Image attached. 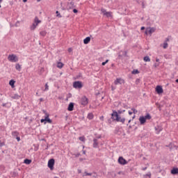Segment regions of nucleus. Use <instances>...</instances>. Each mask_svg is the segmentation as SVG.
Listing matches in <instances>:
<instances>
[{
	"instance_id": "nucleus-1",
	"label": "nucleus",
	"mask_w": 178,
	"mask_h": 178,
	"mask_svg": "<svg viewBox=\"0 0 178 178\" xmlns=\"http://www.w3.org/2000/svg\"><path fill=\"white\" fill-rule=\"evenodd\" d=\"M40 23H41V20L38 19V17H35L33 24L30 27L31 30L33 31L35 29H37V26Z\"/></svg>"
},
{
	"instance_id": "nucleus-2",
	"label": "nucleus",
	"mask_w": 178,
	"mask_h": 178,
	"mask_svg": "<svg viewBox=\"0 0 178 178\" xmlns=\"http://www.w3.org/2000/svg\"><path fill=\"white\" fill-rule=\"evenodd\" d=\"M79 104H81L82 106H87V105H88V98H87L86 96H83L81 98Z\"/></svg>"
},
{
	"instance_id": "nucleus-3",
	"label": "nucleus",
	"mask_w": 178,
	"mask_h": 178,
	"mask_svg": "<svg viewBox=\"0 0 178 178\" xmlns=\"http://www.w3.org/2000/svg\"><path fill=\"white\" fill-rule=\"evenodd\" d=\"M73 88L76 89L83 88V82L81 81H76L73 83Z\"/></svg>"
},
{
	"instance_id": "nucleus-4",
	"label": "nucleus",
	"mask_w": 178,
	"mask_h": 178,
	"mask_svg": "<svg viewBox=\"0 0 178 178\" xmlns=\"http://www.w3.org/2000/svg\"><path fill=\"white\" fill-rule=\"evenodd\" d=\"M8 60H9V62H17V60H19V58L16 55L11 54L8 56Z\"/></svg>"
},
{
	"instance_id": "nucleus-5",
	"label": "nucleus",
	"mask_w": 178,
	"mask_h": 178,
	"mask_svg": "<svg viewBox=\"0 0 178 178\" xmlns=\"http://www.w3.org/2000/svg\"><path fill=\"white\" fill-rule=\"evenodd\" d=\"M156 30V29H155L154 27L147 28L145 31V34H146V35H148V34H149L151 35V34H152V33H155Z\"/></svg>"
},
{
	"instance_id": "nucleus-6",
	"label": "nucleus",
	"mask_w": 178,
	"mask_h": 178,
	"mask_svg": "<svg viewBox=\"0 0 178 178\" xmlns=\"http://www.w3.org/2000/svg\"><path fill=\"white\" fill-rule=\"evenodd\" d=\"M55 165V159H51L48 161L47 166L49 168L50 170H54V165Z\"/></svg>"
},
{
	"instance_id": "nucleus-7",
	"label": "nucleus",
	"mask_w": 178,
	"mask_h": 178,
	"mask_svg": "<svg viewBox=\"0 0 178 178\" xmlns=\"http://www.w3.org/2000/svg\"><path fill=\"white\" fill-rule=\"evenodd\" d=\"M118 163H120V165H127V163H129V162L127 161H126V159H124V158H123V156H120L118 158Z\"/></svg>"
},
{
	"instance_id": "nucleus-8",
	"label": "nucleus",
	"mask_w": 178,
	"mask_h": 178,
	"mask_svg": "<svg viewBox=\"0 0 178 178\" xmlns=\"http://www.w3.org/2000/svg\"><path fill=\"white\" fill-rule=\"evenodd\" d=\"M46 116L44 117V124H47V123H49L50 124H52V120L49 118V114L47 113H45Z\"/></svg>"
},
{
	"instance_id": "nucleus-9",
	"label": "nucleus",
	"mask_w": 178,
	"mask_h": 178,
	"mask_svg": "<svg viewBox=\"0 0 178 178\" xmlns=\"http://www.w3.org/2000/svg\"><path fill=\"white\" fill-rule=\"evenodd\" d=\"M74 8H76L74 6V3L73 1L68 2L67 6V10H70V9H73Z\"/></svg>"
},
{
	"instance_id": "nucleus-10",
	"label": "nucleus",
	"mask_w": 178,
	"mask_h": 178,
	"mask_svg": "<svg viewBox=\"0 0 178 178\" xmlns=\"http://www.w3.org/2000/svg\"><path fill=\"white\" fill-rule=\"evenodd\" d=\"M114 84H115V86H118V84H124V81L122 79V78H118L114 81Z\"/></svg>"
},
{
	"instance_id": "nucleus-11",
	"label": "nucleus",
	"mask_w": 178,
	"mask_h": 178,
	"mask_svg": "<svg viewBox=\"0 0 178 178\" xmlns=\"http://www.w3.org/2000/svg\"><path fill=\"white\" fill-rule=\"evenodd\" d=\"M114 120H115L116 122H120L124 124V122H126V118H120V115H118V118H115V119H114Z\"/></svg>"
},
{
	"instance_id": "nucleus-12",
	"label": "nucleus",
	"mask_w": 178,
	"mask_h": 178,
	"mask_svg": "<svg viewBox=\"0 0 178 178\" xmlns=\"http://www.w3.org/2000/svg\"><path fill=\"white\" fill-rule=\"evenodd\" d=\"M156 92H157V94H162L163 92V88H162V86H157L156 87Z\"/></svg>"
},
{
	"instance_id": "nucleus-13",
	"label": "nucleus",
	"mask_w": 178,
	"mask_h": 178,
	"mask_svg": "<svg viewBox=\"0 0 178 178\" xmlns=\"http://www.w3.org/2000/svg\"><path fill=\"white\" fill-rule=\"evenodd\" d=\"M119 116V114H118V111L113 110V113L111 114V119H113V120H115V119H116V118H118Z\"/></svg>"
},
{
	"instance_id": "nucleus-14",
	"label": "nucleus",
	"mask_w": 178,
	"mask_h": 178,
	"mask_svg": "<svg viewBox=\"0 0 178 178\" xmlns=\"http://www.w3.org/2000/svg\"><path fill=\"white\" fill-rule=\"evenodd\" d=\"M74 109V103L71 102L69 104L68 107H67V111L70 112H72Z\"/></svg>"
},
{
	"instance_id": "nucleus-15",
	"label": "nucleus",
	"mask_w": 178,
	"mask_h": 178,
	"mask_svg": "<svg viewBox=\"0 0 178 178\" xmlns=\"http://www.w3.org/2000/svg\"><path fill=\"white\" fill-rule=\"evenodd\" d=\"M139 122H140V124H144V123H145V122H147V120H146L145 117L140 116L139 118Z\"/></svg>"
},
{
	"instance_id": "nucleus-16",
	"label": "nucleus",
	"mask_w": 178,
	"mask_h": 178,
	"mask_svg": "<svg viewBox=\"0 0 178 178\" xmlns=\"http://www.w3.org/2000/svg\"><path fill=\"white\" fill-rule=\"evenodd\" d=\"M92 147H93V148H98V139H97V138L93 139Z\"/></svg>"
},
{
	"instance_id": "nucleus-17",
	"label": "nucleus",
	"mask_w": 178,
	"mask_h": 178,
	"mask_svg": "<svg viewBox=\"0 0 178 178\" xmlns=\"http://www.w3.org/2000/svg\"><path fill=\"white\" fill-rule=\"evenodd\" d=\"M155 130H156V134H159L161 133V131H162V127L160 126H156L155 127Z\"/></svg>"
},
{
	"instance_id": "nucleus-18",
	"label": "nucleus",
	"mask_w": 178,
	"mask_h": 178,
	"mask_svg": "<svg viewBox=\"0 0 178 178\" xmlns=\"http://www.w3.org/2000/svg\"><path fill=\"white\" fill-rule=\"evenodd\" d=\"M171 175H178V168H173L171 170Z\"/></svg>"
},
{
	"instance_id": "nucleus-19",
	"label": "nucleus",
	"mask_w": 178,
	"mask_h": 178,
	"mask_svg": "<svg viewBox=\"0 0 178 178\" xmlns=\"http://www.w3.org/2000/svg\"><path fill=\"white\" fill-rule=\"evenodd\" d=\"M90 41H91V38L90 37H86L84 40H83V44H87L90 43Z\"/></svg>"
},
{
	"instance_id": "nucleus-20",
	"label": "nucleus",
	"mask_w": 178,
	"mask_h": 178,
	"mask_svg": "<svg viewBox=\"0 0 178 178\" xmlns=\"http://www.w3.org/2000/svg\"><path fill=\"white\" fill-rule=\"evenodd\" d=\"M11 98H13V99H20V95H19V94H15Z\"/></svg>"
},
{
	"instance_id": "nucleus-21",
	"label": "nucleus",
	"mask_w": 178,
	"mask_h": 178,
	"mask_svg": "<svg viewBox=\"0 0 178 178\" xmlns=\"http://www.w3.org/2000/svg\"><path fill=\"white\" fill-rule=\"evenodd\" d=\"M15 83H16V81L15 80H13V79H11L9 81V84L12 87V88H13V87H15Z\"/></svg>"
},
{
	"instance_id": "nucleus-22",
	"label": "nucleus",
	"mask_w": 178,
	"mask_h": 178,
	"mask_svg": "<svg viewBox=\"0 0 178 178\" xmlns=\"http://www.w3.org/2000/svg\"><path fill=\"white\" fill-rule=\"evenodd\" d=\"M24 163H26V165H30V163H31V160L26 159L24 160Z\"/></svg>"
},
{
	"instance_id": "nucleus-23",
	"label": "nucleus",
	"mask_w": 178,
	"mask_h": 178,
	"mask_svg": "<svg viewBox=\"0 0 178 178\" xmlns=\"http://www.w3.org/2000/svg\"><path fill=\"white\" fill-rule=\"evenodd\" d=\"M63 66H64V64L62 62H58L57 63V67H58V69H62V67H63Z\"/></svg>"
},
{
	"instance_id": "nucleus-24",
	"label": "nucleus",
	"mask_w": 178,
	"mask_h": 178,
	"mask_svg": "<svg viewBox=\"0 0 178 178\" xmlns=\"http://www.w3.org/2000/svg\"><path fill=\"white\" fill-rule=\"evenodd\" d=\"M88 119H89L90 120L94 119V115L92 114V113H90L88 114Z\"/></svg>"
},
{
	"instance_id": "nucleus-25",
	"label": "nucleus",
	"mask_w": 178,
	"mask_h": 178,
	"mask_svg": "<svg viewBox=\"0 0 178 178\" xmlns=\"http://www.w3.org/2000/svg\"><path fill=\"white\" fill-rule=\"evenodd\" d=\"M143 60L145 62H151V58H149V56H146L144 57Z\"/></svg>"
},
{
	"instance_id": "nucleus-26",
	"label": "nucleus",
	"mask_w": 178,
	"mask_h": 178,
	"mask_svg": "<svg viewBox=\"0 0 178 178\" xmlns=\"http://www.w3.org/2000/svg\"><path fill=\"white\" fill-rule=\"evenodd\" d=\"M106 17H112V12H107L106 15H104Z\"/></svg>"
},
{
	"instance_id": "nucleus-27",
	"label": "nucleus",
	"mask_w": 178,
	"mask_h": 178,
	"mask_svg": "<svg viewBox=\"0 0 178 178\" xmlns=\"http://www.w3.org/2000/svg\"><path fill=\"white\" fill-rule=\"evenodd\" d=\"M12 136L13 137H17V136H19V132L15 131L12 132Z\"/></svg>"
},
{
	"instance_id": "nucleus-28",
	"label": "nucleus",
	"mask_w": 178,
	"mask_h": 178,
	"mask_svg": "<svg viewBox=\"0 0 178 178\" xmlns=\"http://www.w3.org/2000/svg\"><path fill=\"white\" fill-rule=\"evenodd\" d=\"M40 35H42V37H45L47 35V31H42L40 32Z\"/></svg>"
},
{
	"instance_id": "nucleus-29",
	"label": "nucleus",
	"mask_w": 178,
	"mask_h": 178,
	"mask_svg": "<svg viewBox=\"0 0 178 178\" xmlns=\"http://www.w3.org/2000/svg\"><path fill=\"white\" fill-rule=\"evenodd\" d=\"M168 47H169V44H168V42H164L163 44V48L164 49H166V48H168Z\"/></svg>"
},
{
	"instance_id": "nucleus-30",
	"label": "nucleus",
	"mask_w": 178,
	"mask_h": 178,
	"mask_svg": "<svg viewBox=\"0 0 178 178\" xmlns=\"http://www.w3.org/2000/svg\"><path fill=\"white\" fill-rule=\"evenodd\" d=\"M151 115L149 113H147L146 115L145 116V119H147V120H151Z\"/></svg>"
},
{
	"instance_id": "nucleus-31",
	"label": "nucleus",
	"mask_w": 178,
	"mask_h": 178,
	"mask_svg": "<svg viewBox=\"0 0 178 178\" xmlns=\"http://www.w3.org/2000/svg\"><path fill=\"white\" fill-rule=\"evenodd\" d=\"M101 12H102V13H103L104 16H105L106 15V13H108V12H106V9H105V8H101Z\"/></svg>"
},
{
	"instance_id": "nucleus-32",
	"label": "nucleus",
	"mask_w": 178,
	"mask_h": 178,
	"mask_svg": "<svg viewBox=\"0 0 178 178\" xmlns=\"http://www.w3.org/2000/svg\"><path fill=\"white\" fill-rule=\"evenodd\" d=\"M144 178H151V172H148L147 174L143 176Z\"/></svg>"
},
{
	"instance_id": "nucleus-33",
	"label": "nucleus",
	"mask_w": 178,
	"mask_h": 178,
	"mask_svg": "<svg viewBox=\"0 0 178 178\" xmlns=\"http://www.w3.org/2000/svg\"><path fill=\"white\" fill-rule=\"evenodd\" d=\"M138 73H140V71H138V70H134L132 71V74H138Z\"/></svg>"
},
{
	"instance_id": "nucleus-34",
	"label": "nucleus",
	"mask_w": 178,
	"mask_h": 178,
	"mask_svg": "<svg viewBox=\"0 0 178 178\" xmlns=\"http://www.w3.org/2000/svg\"><path fill=\"white\" fill-rule=\"evenodd\" d=\"M79 140L84 143V141H86V138L84 136H81L79 138Z\"/></svg>"
},
{
	"instance_id": "nucleus-35",
	"label": "nucleus",
	"mask_w": 178,
	"mask_h": 178,
	"mask_svg": "<svg viewBox=\"0 0 178 178\" xmlns=\"http://www.w3.org/2000/svg\"><path fill=\"white\" fill-rule=\"evenodd\" d=\"M44 91H48V90H49V86H48V83H46L45 85H44Z\"/></svg>"
},
{
	"instance_id": "nucleus-36",
	"label": "nucleus",
	"mask_w": 178,
	"mask_h": 178,
	"mask_svg": "<svg viewBox=\"0 0 178 178\" xmlns=\"http://www.w3.org/2000/svg\"><path fill=\"white\" fill-rule=\"evenodd\" d=\"M15 69H16L17 70H19V69H22V66L19 65V64H16V65H15Z\"/></svg>"
},
{
	"instance_id": "nucleus-37",
	"label": "nucleus",
	"mask_w": 178,
	"mask_h": 178,
	"mask_svg": "<svg viewBox=\"0 0 178 178\" xmlns=\"http://www.w3.org/2000/svg\"><path fill=\"white\" fill-rule=\"evenodd\" d=\"M56 17H62V15L59 13V11H56Z\"/></svg>"
},
{
	"instance_id": "nucleus-38",
	"label": "nucleus",
	"mask_w": 178,
	"mask_h": 178,
	"mask_svg": "<svg viewBox=\"0 0 178 178\" xmlns=\"http://www.w3.org/2000/svg\"><path fill=\"white\" fill-rule=\"evenodd\" d=\"M131 111H133V113H134V114H136V113H137L138 112V111H137L136 108H131Z\"/></svg>"
},
{
	"instance_id": "nucleus-39",
	"label": "nucleus",
	"mask_w": 178,
	"mask_h": 178,
	"mask_svg": "<svg viewBox=\"0 0 178 178\" xmlns=\"http://www.w3.org/2000/svg\"><path fill=\"white\" fill-rule=\"evenodd\" d=\"M108 62H109V60H106L105 62H103L102 63V66H105L106 65V63H108Z\"/></svg>"
},
{
	"instance_id": "nucleus-40",
	"label": "nucleus",
	"mask_w": 178,
	"mask_h": 178,
	"mask_svg": "<svg viewBox=\"0 0 178 178\" xmlns=\"http://www.w3.org/2000/svg\"><path fill=\"white\" fill-rule=\"evenodd\" d=\"M80 153H77V154H74V156L76 157V158H79V156H80Z\"/></svg>"
},
{
	"instance_id": "nucleus-41",
	"label": "nucleus",
	"mask_w": 178,
	"mask_h": 178,
	"mask_svg": "<svg viewBox=\"0 0 178 178\" xmlns=\"http://www.w3.org/2000/svg\"><path fill=\"white\" fill-rule=\"evenodd\" d=\"M122 56H127V51L123 52Z\"/></svg>"
},
{
	"instance_id": "nucleus-42",
	"label": "nucleus",
	"mask_w": 178,
	"mask_h": 178,
	"mask_svg": "<svg viewBox=\"0 0 178 178\" xmlns=\"http://www.w3.org/2000/svg\"><path fill=\"white\" fill-rule=\"evenodd\" d=\"M40 122L44 123L45 124V118L44 119V118L41 119Z\"/></svg>"
},
{
	"instance_id": "nucleus-43",
	"label": "nucleus",
	"mask_w": 178,
	"mask_h": 178,
	"mask_svg": "<svg viewBox=\"0 0 178 178\" xmlns=\"http://www.w3.org/2000/svg\"><path fill=\"white\" fill-rule=\"evenodd\" d=\"M73 13H79V10L76 8L73 9Z\"/></svg>"
},
{
	"instance_id": "nucleus-44",
	"label": "nucleus",
	"mask_w": 178,
	"mask_h": 178,
	"mask_svg": "<svg viewBox=\"0 0 178 178\" xmlns=\"http://www.w3.org/2000/svg\"><path fill=\"white\" fill-rule=\"evenodd\" d=\"M154 66V67H158V66H159V63H155Z\"/></svg>"
},
{
	"instance_id": "nucleus-45",
	"label": "nucleus",
	"mask_w": 178,
	"mask_h": 178,
	"mask_svg": "<svg viewBox=\"0 0 178 178\" xmlns=\"http://www.w3.org/2000/svg\"><path fill=\"white\" fill-rule=\"evenodd\" d=\"M169 41H170V38L168 37L165 38V40L164 42H169Z\"/></svg>"
},
{
	"instance_id": "nucleus-46",
	"label": "nucleus",
	"mask_w": 178,
	"mask_h": 178,
	"mask_svg": "<svg viewBox=\"0 0 178 178\" xmlns=\"http://www.w3.org/2000/svg\"><path fill=\"white\" fill-rule=\"evenodd\" d=\"M86 176H92V174L90 173V172H86Z\"/></svg>"
},
{
	"instance_id": "nucleus-47",
	"label": "nucleus",
	"mask_w": 178,
	"mask_h": 178,
	"mask_svg": "<svg viewBox=\"0 0 178 178\" xmlns=\"http://www.w3.org/2000/svg\"><path fill=\"white\" fill-rule=\"evenodd\" d=\"M117 113L121 114L123 113V111H122V110H118Z\"/></svg>"
},
{
	"instance_id": "nucleus-48",
	"label": "nucleus",
	"mask_w": 178,
	"mask_h": 178,
	"mask_svg": "<svg viewBox=\"0 0 178 178\" xmlns=\"http://www.w3.org/2000/svg\"><path fill=\"white\" fill-rule=\"evenodd\" d=\"M16 140L19 142L20 141V137H19L18 136H16Z\"/></svg>"
},
{
	"instance_id": "nucleus-49",
	"label": "nucleus",
	"mask_w": 178,
	"mask_h": 178,
	"mask_svg": "<svg viewBox=\"0 0 178 178\" xmlns=\"http://www.w3.org/2000/svg\"><path fill=\"white\" fill-rule=\"evenodd\" d=\"M5 145V143H0V147H3Z\"/></svg>"
},
{
	"instance_id": "nucleus-50",
	"label": "nucleus",
	"mask_w": 178,
	"mask_h": 178,
	"mask_svg": "<svg viewBox=\"0 0 178 178\" xmlns=\"http://www.w3.org/2000/svg\"><path fill=\"white\" fill-rule=\"evenodd\" d=\"M128 113H129V115H133V112H131V111H128Z\"/></svg>"
},
{
	"instance_id": "nucleus-51",
	"label": "nucleus",
	"mask_w": 178,
	"mask_h": 178,
	"mask_svg": "<svg viewBox=\"0 0 178 178\" xmlns=\"http://www.w3.org/2000/svg\"><path fill=\"white\" fill-rule=\"evenodd\" d=\"M140 30H141V31L145 30V26H142V27L140 28Z\"/></svg>"
},
{
	"instance_id": "nucleus-52",
	"label": "nucleus",
	"mask_w": 178,
	"mask_h": 178,
	"mask_svg": "<svg viewBox=\"0 0 178 178\" xmlns=\"http://www.w3.org/2000/svg\"><path fill=\"white\" fill-rule=\"evenodd\" d=\"M72 48L68 49V52H72Z\"/></svg>"
},
{
	"instance_id": "nucleus-53",
	"label": "nucleus",
	"mask_w": 178,
	"mask_h": 178,
	"mask_svg": "<svg viewBox=\"0 0 178 178\" xmlns=\"http://www.w3.org/2000/svg\"><path fill=\"white\" fill-rule=\"evenodd\" d=\"M113 177H116V174L115 172H113Z\"/></svg>"
},
{
	"instance_id": "nucleus-54",
	"label": "nucleus",
	"mask_w": 178,
	"mask_h": 178,
	"mask_svg": "<svg viewBox=\"0 0 178 178\" xmlns=\"http://www.w3.org/2000/svg\"><path fill=\"white\" fill-rule=\"evenodd\" d=\"M86 150H83V155H86Z\"/></svg>"
},
{
	"instance_id": "nucleus-55",
	"label": "nucleus",
	"mask_w": 178,
	"mask_h": 178,
	"mask_svg": "<svg viewBox=\"0 0 178 178\" xmlns=\"http://www.w3.org/2000/svg\"><path fill=\"white\" fill-rule=\"evenodd\" d=\"M40 102H42V101H44V99L40 98Z\"/></svg>"
},
{
	"instance_id": "nucleus-56",
	"label": "nucleus",
	"mask_w": 178,
	"mask_h": 178,
	"mask_svg": "<svg viewBox=\"0 0 178 178\" xmlns=\"http://www.w3.org/2000/svg\"><path fill=\"white\" fill-rule=\"evenodd\" d=\"M79 77H81V74H79V75L77 76V79H79Z\"/></svg>"
},
{
	"instance_id": "nucleus-57",
	"label": "nucleus",
	"mask_w": 178,
	"mask_h": 178,
	"mask_svg": "<svg viewBox=\"0 0 178 178\" xmlns=\"http://www.w3.org/2000/svg\"><path fill=\"white\" fill-rule=\"evenodd\" d=\"M156 62H159V58H156Z\"/></svg>"
},
{
	"instance_id": "nucleus-58",
	"label": "nucleus",
	"mask_w": 178,
	"mask_h": 178,
	"mask_svg": "<svg viewBox=\"0 0 178 178\" xmlns=\"http://www.w3.org/2000/svg\"><path fill=\"white\" fill-rule=\"evenodd\" d=\"M143 170H147V167H145L144 168H143Z\"/></svg>"
},
{
	"instance_id": "nucleus-59",
	"label": "nucleus",
	"mask_w": 178,
	"mask_h": 178,
	"mask_svg": "<svg viewBox=\"0 0 178 178\" xmlns=\"http://www.w3.org/2000/svg\"><path fill=\"white\" fill-rule=\"evenodd\" d=\"M2 106H6V104H3Z\"/></svg>"
},
{
	"instance_id": "nucleus-60",
	"label": "nucleus",
	"mask_w": 178,
	"mask_h": 178,
	"mask_svg": "<svg viewBox=\"0 0 178 178\" xmlns=\"http://www.w3.org/2000/svg\"><path fill=\"white\" fill-rule=\"evenodd\" d=\"M23 2L26 3L27 2V0H23Z\"/></svg>"
},
{
	"instance_id": "nucleus-61",
	"label": "nucleus",
	"mask_w": 178,
	"mask_h": 178,
	"mask_svg": "<svg viewBox=\"0 0 178 178\" xmlns=\"http://www.w3.org/2000/svg\"><path fill=\"white\" fill-rule=\"evenodd\" d=\"M122 112L123 113L124 112H126V110H122Z\"/></svg>"
},
{
	"instance_id": "nucleus-62",
	"label": "nucleus",
	"mask_w": 178,
	"mask_h": 178,
	"mask_svg": "<svg viewBox=\"0 0 178 178\" xmlns=\"http://www.w3.org/2000/svg\"><path fill=\"white\" fill-rule=\"evenodd\" d=\"M118 56H119V58H122V55H120V54H119Z\"/></svg>"
},
{
	"instance_id": "nucleus-63",
	"label": "nucleus",
	"mask_w": 178,
	"mask_h": 178,
	"mask_svg": "<svg viewBox=\"0 0 178 178\" xmlns=\"http://www.w3.org/2000/svg\"><path fill=\"white\" fill-rule=\"evenodd\" d=\"M130 122H131V120H129L128 121V123H130Z\"/></svg>"
},
{
	"instance_id": "nucleus-64",
	"label": "nucleus",
	"mask_w": 178,
	"mask_h": 178,
	"mask_svg": "<svg viewBox=\"0 0 178 178\" xmlns=\"http://www.w3.org/2000/svg\"><path fill=\"white\" fill-rule=\"evenodd\" d=\"M41 0H37V2H40Z\"/></svg>"
}]
</instances>
